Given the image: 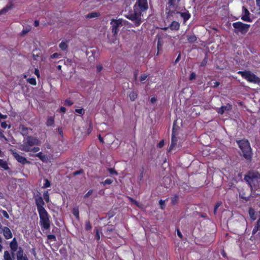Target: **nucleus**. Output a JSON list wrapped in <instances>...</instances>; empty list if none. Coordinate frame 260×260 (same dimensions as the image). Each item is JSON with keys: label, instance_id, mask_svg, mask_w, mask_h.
Wrapping results in <instances>:
<instances>
[{"label": "nucleus", "instance_id": "1", "mask_svg": "<svg viewBox=\"0 0 260 260\" xmlns=\"http://www.w3.org/2000/svg\"><path fill=\"white\" fill-rule=\"evenodd\" d=\"M35 200L40 217V224L44 230H49L50 227V216L44 207L45 204L43 199L41 196L38 195L35 197Z\"/></svg>", "mask_w": 260, "mask_h": 260}, {"label": "nucleus", "instance_id": "2", "mask_svg": "<svg viewBox=\"0 0 260 260\" xmlns=\"http://www.w3.org/2000/svg\"><path fill=\"white\" fill-rule=\"evenodd\" d=\"M40 145V141L39 139L29 136L24 138L23 143L20 146V149L26 152H32L36 153L39 151L40 149L39 147H35V146Z\"/></svg>", "mask_w": 260, "mask_h": 260}, {"label": "nucleus", "instance_id": "3", "mask_svg": "<svg viewBox=\"0 0 260 260\" xmlns=\"http://www.w3.org/2000/svg\"><path fill=\"white\" fill-rule=\"evenodd\" d=\"M244 179L251 190H256L260 188V174L258 172L249 171L245 175Z\"/></svg>", "mask_w": 260, "mask_h": 260}, {"label": "nucleus", "instance_id": "4", "mask_svg": "<svg viewBox=\"0 0 260 260\" xmlns=\"http://www.w3.org/2000/svg\"><path fill=\"white\" fill-rule=\"evenodd\" d=\"M242 152L243 156L247 160H251L252 153L250 143L247 140L243 139L236 141Z\"/></svg>", "mask_w": 260, "mask_h": 260}, {"label": "nucleus", "instance_id": "5", "mask_svg": "<svg viewBox=\"0 0 260 260\" xmlns=\"http://www.w3.org/2000/svg\"><path fill=\"white\" fill-rule=\"evenodd\" d=\"M142 12L139 10L138 9H134L133 10L129 11L125 15V17L128 19L134 22V25L135 27H138L140 25L142 21Z\"/></svg>", "mask_w": 260, "mask_h": 260}, {"label": "nucleus", "instance_id": "6", "mask_svg": "<svg viewBox=\"0 0 260 260\" xmlns=\"http://www.w3.org/2000/svg\"><path fill=\"white\" fill-rule=\"evenodd\" d=\"M237 74L240 75L243 79L246 80L249 82L253 83H260V78L256 76L250 71H238Z\"/></svg>", "mask_w": 260, "mask_h": 260}, {"label": "nucleus", "instance_id": "7", "mask_svg": "<svg viewBox=\"0 0 260 260\" xmlns=\"http://www.w3.org/2000/svg\"><path fill=\"white\" fill-rule=\"evenodd\" d=\"M232 25L234 28V32L235 34L241 33L242 35H245L250 27V24L243 23L240 21L234 22Z\"/></svg>", "mask_w": 260, "mask_h": 260}, {"label": "nucleus", "instance_id": "8", "mask_svg": "<svg viewBox=\"0 0 260 260\" xmlns=\"http://www.w3.org/2000/svg\"><path fill=\"white\" fill-rule=\"evenodd\" d=\"M110 24L111 25V30L114 36H117L119 31V28L123 25L122 20L121 19H114L111 20Z\"/></svg>", "mask_w": 260, "mask_h": 260}, {"label": "nucleus", "instance_id": "9", "mask_svg": "<svg viewBox=\"0 0 260 260\" xmlns=\"http://www.w3.org/2000/svg\"><path fill=\"white\" fill-rule=\"evenodd\" d=\"M133 8L138 9L142 12L146 11L148 9L147 0H137Z\"/></svg>", "mask_w": 260, "mask_h": 260}, {"label": "nucleus", "instance_id": "10", "mask_svg": "<svg viewBox=\"0 0 260 260\" xmlns=\"http://www.w3.org/2000/svg\"><path fill=\"white\" fill-rule=\"evenodd\" d=\"M12 154L14 157L20 163L22 164H25L29 162L25 157L20 155L16 151L12 150Z\"/></svg>", "mask_w": 260, "mask_h": 260}, {"label": "nucleus", "instance_id": "11", "mask_svg": "<svg viewBox=\"0 0 260 260\" xmlns=\"http://www.w3.org/2000/svg\"><path fill=\"white\" fill-rule=\"evenodd\" d=\"M17 260H28L26 254H24V251L21 247L18 248L16 253Z\"/></svg>", "mask_w": 260, "mask_h": 260}, {"label": "nucleus", "instance_id": "12", "mask_svg": "<svg viewBox=\"0 0 260 260\" xmlns=\"http://www.w3.org/2000/svg\"><path fill=\"white\" fill-rule=\"evenodd\" d=\"M168 28L172 30H178L180 28V23L177 21H173L168 27H165L164 29L167 30Z\"/></svg>", "mask_w": 260, "mask_h": 260}, {"label": "nucleus", "instance_id": "13", "mask_svg": "<svg viewBox=\"0 0 260 260\" xmlns=\"http://www.w3.org/2000/svg\"><path fill=\"white\" fill-rule=\"evenodd\" d=\"M30 129L26 126H25L24 125L20 124L19 127V130L21 134L23 136L27 137L28 136V134H29V130Z\"/></svg>", "mask_w": 260, "mask_h": 260}, {"label": "nucleus", "instance_id": "14", "mask_svg": "<svg viewBox=\"0 0 260 260\" xmlns=\"http://www.w3.org/2000/svg\"><path fill=\"white\" fill-rule=\"evenodd\" d=\"M232 108V105L230 104H227L225 106H221L217 112L219 114L222 115L225 111H230Z\"/></svg>", "mask_w": 260, "mask_h": 260}, {"label": "nucleus", "instance_id": "15", "mask_svg": "<svg viewBox=\"0 0 260 260\" xmlns=\"http://www.w3.org/2000/svg\"><path fill=\"white\" fill-rule=\"evenodd\" d=\"M3 235L6 239H9L12 238V234L10 229L5 226L3 229Z\"/></svg>", "mask_w": 260, "mask_h": 260}, {"label": "nucleus", "instance_id": "16", "mask_svg": "<svg viewBox=\"0 0 260 260\" xmlns=\"http://www.w3.org/2000/svg\"><path fill=\"white\" fill-rule=\"evenodd\" d=\"M10 247L12 252V254H14V252H15L18 248V243L15 238L11 242Z\"/></svg>", "mask_w": 260, "mask_h": 260}, {"label": "nucleus", "instance_id": "17", "mask_svg": "<svg viewBox=\"0 0 260 260\" xmlns=\"http://www.w3.org/2000/svg\"><path fill=\"white\" fill-rule=\"evenodd\" d=\"M250 13L247 9H245L244 14L241 17V19L246 22H252L251 19L249 17Z\"/></svg>", "mask_w": 260, "mask_h": 260}, {"label": "nucleus", "instance_id": "18", "mask_svg": "<svg viewBox=\"0 0 260 260\" xmlns=\"http://www.w3.org/2000/svg\"><path fill=\"white\" fill-rule=\"evenodd\" d=\"M164 186L165 187L169 188L171 187L173 184L170 177H165L163 178Z\"/></svg>", "mask_w": 260, "mask_h": 260}, {"label": "nucleus", "instance_id": "19", "mask_svg": "<svg viewBox=\"0 0 260 260\" xmlns=\"http://www.w3.org/2000/svg\"><path fill=\"white\" fill-rule=\"evenodd\" d=\"M176 13H179L180 14L181 17L183 19L184 22H185L186 21H187L191 17V15L188 12V11L186 12H176Z\"/></svg>", "mask_w": 260, "mask_h": 260}, {"label": "nucleus", "instance_id": "20", "mask_svg": "<svg viewBox=\"0 0 260 260\" xmlns=\"http://www.w3.org/2000/svg\"><path fill=\"white\" fill-rule=\"evenodd\" d=\"M0 168H2L5 170H8L10 169L6 160L3 159H0Z\"/></svg>", "mask_w": 260, "mask_h": 260}, {"label": "nucleus", "instance_id": "21", "mask_svg": "<svg viewBox=\"0 0 260 260\" xmlns=\"http://www.w3.org/2000/svg\"><path fill=\"white\" fill-rule=\"evenodd\" d=\"M259 230H260V217L257 220L256 225L254 226V227L253 229V230L252 231V235H255L257 232V231H259Z\"/></svg>", "mask_w": 260, "mask_h": 260}, {"label": "nucleus", "instance_id": "22", "mask_svg": "<svg viewBox=\"0 0 260 260\" xmlns=\"http://www.w3.org/2000/svg\"><path fill=\"white\" fill-rule=\"evenodd\" d=\"M177 142V138L176 137V134L175 133V128L174 126H173L172 129V139H171V144H174V145H176Z\"/></svg>", "mask_w": 260, "mask_h": 260}, {"label": "nucleus", "instance_id": "23", "mask_svg": "<svg viewBox=\"0 0 260 260\" xmlns=\"http://www.w3.org/2000/svg\"><path fill=\"white\" fill-rule=\"evenodd\" d=\"M14 258L13 254L12 255L8 251H5L4 253V260H13Z\"/></svg>", "mask_w": 260, "mask_h": 260}, {"label": "nucleus", "instance_id": "24", "mask_svg": "<svg viewBox=\"0 0 260 260\" xmlns=\"http://www.w3.org/2000/svg\"><path fill=\"white\" fill-rule=\"evenodd\" d=\"M249 215L250 217V218L252 220H255L256 218V215H255V212L254 210L252 208L250 207L248 211Z\"/></svg>", "mask_w": 260, "mask_h": 260}, {"label": "nucleus", "instance_id": "25", "mask_svg": "<svg viewBox=\"0 0 260 260\" xmlns=\"http://www.w3.org/2000/svg\"><path fill=\"white\" fill-rule=\"evenodd\" d=\"M36 156L38 157L40 160L43 162H46L47 159V156L43 154L42 152H39L36 154Z\"/></svg>", "mask_w": 260, "mask_h": 260}, {"label": "nucleus", "instance_id": "26", "mask_svg": "<svg viewBox=\"0 0 260 260\" xmlns=\"http://www.w3.org/2000/svg\"><path fill=\"white\" fill-rule=\"evenodd\" d=\"M54 124V118L53 116L48 117L46 124L47 126H51Z\"/></svg>", "mask_w": 260, "mask_h": 260}, {"label": "nucleus", "instance_id": "27", "mask_svg": "<svg viewBox=\"0 0 260 260\" xmlns=\"http://www.w3.org/2000/svg\"><path fill=\"white\" fill-rule=\"evenodd\" d=\"M100 16V13L99 12H91L89 14H88L86 16V17L87 18H95V17H98Z\"/></svg>", "mask_w": 260, "mask_h": 260}, {"label": "nucleus", "instance_id": "28", "mask_svg": "<svg viewBox=\"0 0 260 260\" xmlns=\"http://www.w3.org/2000/svg\"><path fill=\"white\" fill-rule=\"evenodd\" d=\"M129 97L132 101H134L138 97V94L136 91H132L129 94Z\"/></svg>", "mask_w": 260, "mask_h": 260}, {"label": "nucleus", "instance_id": "29", "mask_svg": "<svg viewBox=\"0 0 260 260\" xmlns=\"http://www.w3.org/2000/svg\"><path fill=\"white\" fill-rule=\"evenodd\" d=\"M187 40L189 43H192L197 40V38L194 35L187 36Z\"/></svg>", "mask_w": 260, "mask_h": 260}, {"label": "nucleus", "instance_id": "30", "mask_svg": "<svg viewBox=\"0 0 260 260\" xmlns=\"http://www.w3.org/2000/svg\"><path fill=\"white\" fill-rule=\"evenodd\" d=\"M171 204L172 205H175L177 204L179 201V196L177 194H175L171 198Z\"/></svg>", "mask_w": 260, "mask_h": 260}, {"label": "nucleus", "instance_id": "31", "mask_svg": "<svg viewBox=\"0 0 260 260\" xmlns=\"http://www.w3.org/2000/svg\"><path fill=\"white\" fill-rule=\"evenodd\" d=\"M169 8L168 9L167 8V17H172L176 13V10L174 9V10H171V7H170L169 6Z\"/></svg>", "mask_w": 260, "mask_h": 260}, {"label": "nucleus", "instance_id": "32", "mask_svg": "<svg viewBox=\"0 0 260 260\" xmlns=\"http://www.w3.org/2000/svg\"><path fill=\"white\" fill-rule=\"evenodd\" d=\"M91 229L92 225L90 221L89 220H86L85 223V230L86 231H90Z\"/></svg>", "mask_w": 260, "mask_h": 260}, {"label": "nucleus", "instance_id": "33", "mask_svg": "<svg viewBox=\"0 0 260 260\" xmlns=\"http://www.w3.org/2000/svg\"><path fill=\"white\" fill-rule=\"evenodd\" d=\"M73 214L76 217L77 219H79V212L78 207H74L72 211Z\"/></svg>", "mask_w": 260, "mask_h": 260}, {"label": "nucleus", "instance_id": "34", "mask_svg": "<svg viewBox=\"0 0 260 260\" xmlns=\"http://www.w3.org/2000/svg\"><path fill=\"white\" fill-rule=\"evenodd\" d=\"M59 48L63 51L66 50L68 48V44L67 42L62 41L59 45Z\"/></svg>", "mask_w": 260, "mask_h": 260}, {"label": "nucleus", "instance_id": "35", "mask_svg": "<svg viewBox=\"0 0 260 260\" xmlns=\"http://www.w3.org/2000/svg\"><path fill=\"white\" fill-rule=\"evenodd\" d=\"M43 198L45 201L47 203H49L50 201L49 193L48 190H46L43 193Z\"/></svg>", "mask_w": 260, "mask_h": 260}, {"label": "nucleus", "instance_id": "36", "mask_svg": "<svg viewBox=\"0 0 260 260\" xmlns=\"http://www.w3.org/2000/svg\"><path fill=\"white\" fill-rule=\"evenodd\" d=\"M44 181L45 182L42 186L43 188H46L51 186V182L48 179L45 178L44 179Z\"/></svg>", "mask_w": 260, "mask_h": 260}, {"label": "nucleus", "instance_id": "37", "mask_svg": "<svg viewBox=\"0 0 260 260\" xmlns=\"http://www.w3.org/2000/svg\"><path fill=\"white\" fill-rule=\"evenodd\" d=\"M27 81L29 83H30V84H31L32 85H36L37 84L36 78L34 77L31 78H28L27 79Z\"/></svg>", "mask_w": 260, "mask_h": 260}, {"label": "nucleus", "instance_id": "38", "mask_svg": "<svg viewBox=\"0 0 260 260\" xmlns=\"http://www.w3.org/2000/svg\"><path fill=\"white\" fill-rule=\"evenodd\" d=\"M113 180L111 179H107L104 181H102L101 182V184H102L103 185L105 186L107 184H111L113 183Z\"/></svg>", "mask_w": 260, "mask_h": 260}, {"label": "nucleus", "instance_id": "39", "mask_svg": "<svg viewBox=\"0 0 260 260\" xmlns=\"http://www.w3.org/2000/svg\"><path fill=\"white\" fill-rule=\"evenodd\" d=\"M168 200V199H167L166 200H160L159 201V204L160 205V208L161 209H164L165 208V202L167 201Z\"/></svg>", "mask_w": 260, "mask_h": 260}, {"label": "nucleus", "instance_id": "40", "mask_svg": "<svg viewBox=\"0 0 260 260\" xmlns=\"http://www.w3.org/2000/svg\"><path fill=\"white\" fill-rule=\"evenodd\" d=\"M64 104L67 106H71L73 104V102L70 99H67L64 101Z\"/></svg>", "mask_w": 260, "mask_h": 260}, {"label": "nucleus", "instance_id": "41", "mask_svg": "<svg viewBox=\"0 0 260 260\" xmlns=\"http://www.w3.org/2000/svg\"><path fill=\"white\" fill-rule=\"evenodd\" d=\"M108 171L111 175H115L116 176L118 175V173L114 168H108Z\"/></svg>", "mask_w": 260, "mask_h": 260}, {"label": "nucleus", "instance_id": "42", "mask_svg": "<svg viewBox=\"0 0 260 260\" xmlns=\"http://www.w3.org/2000/svg\"><path fill=\"white\" fill-rule=\"evenodd\" d=\"M207 62H208V56L207 55H206L204 58L203 59V60H202V61L201 62V64L200 66L201 67H204L205 66L207 63Z\"/></svg>", "mask_w": 260, "mask_h": 260}, {"label": "nucleus", "instance_id": "43", "mask_svg": "<svg viewBox=\"0 0 260 260\" xmlns=\"http://www.w3.org/2000/svg\"><path fill=\"white\" fill-rule=\"evenodd\" d=\"M75 111V112H76L81 115H83L85 114V110L83 108L76 109Z\"/></svg>", "mask_w": 260, "mask_h": 260}, {"label": "nucleus", "instance_id": "44", "mask_svg": "<svg viewBox=\"0 0 260 260\" xmlns=\"http://www.w3.org/2000/svg\"><path fill=\"white\" fill-rule=\"evenodd\" d=\"M61 56V54L58 53H54L50 56V58L54 59L57 58H60Z\"/></svg>", "mask_w": 260, "mask_h": 260}, {"label": "nucleus", "instance_id": "45", "mask_svg": "<svg viewBox=\"0 0 260 260\" xmlns=\"http://www.w3.org/2000/svg\"><path fill=\"white\" fill-rule=\"evenodd\" d=\"M47 239L53 241H56V236L54 235H47Z\"/></svg>", "mask_w": 260, "mask_h": 260}, {"label": "nucleus", "instance_id": "46", "mask_svg": "<svg viewBox=\"0 0 260 260\" xmlns=\"http://www.w3.org/2000/svg\"><path fill=\"white\" fill-rule=\"evenodd\" d=\"M239 196L241 199L245 200L246 201L249 200V196H246L244 194H242L241 192H239Z\"/></svg>", "mask_w": 260, "mask_h": 260}, {"label": "nucleus", "instance_id": "47", "mask_svg": "<svg viewBox=\"0 0 260 260\" xmlns=\"http://www.w3.org/2000/svg\"><path fill=\"white\" fill-rule=\"evenodd\" d=\"M10 9V7H8V6L3 8L2 10H1L0 11V15L6 13L8 11V10Z\"/></svg>", "mask_w": 260, "mask_h": 260}, {"label": "nucleus", "instance_id": "48", "mask_svg": "<svg viewBox=\"0 0 260 260\" xmlns=\"http://www.w3.org/2000/svg\"><path fill=\"white\" fill-rule=\"evenodd\" d=\"M92 131V123L91 122H89L88 127L87 129V134L89 135L90 134Z\"/></svg>", "mask_w": 260, "mask_h": 260}, {"label": "nucleus", "instance_id": "49", "mask_svg": "<svg viewBox=\"0 0 260 260\" xmlns=\"http://www.w3.org/2000/svg\"><path fill=\"white\" fill-rule=\"evenodd\" d=\"M196 74L194 72H192L189 77V80L192 81L196 79Z\"/></svg>", "mask_w": 260, "mask_h": 260}, {"label": "nucleus", "instance_id": "50", "mask_svg": "<svg viewBox=\"0 0 260 260\" xmlns=\"http://www.w3.org/2000/svg\"><path fill=\"white\" fill-rule=\"evenodd\" d=\"M168 4L170 7H174L175 6V0H168Z\"/></svg>", "mask_w": 260, "mask_h": 260}, {"label": "nucleus", "instance_id": "51", "mask_svg": "<svg viewBox=\"0 0 260 260\" xmlns=\"http://www.w3.org/2000/svg\"><path fill=\"white\" fill-rule=\"evenodd\" d=\"M1 127L3 128H6L7 126H8L9 128H10L11 125H8L6 121H3L1 123Z\"/></svg>", "mask_w": 260, "mask_h": 260}, {"label": "nucleus", "instance_id": "52", "mask_svg": "<svg viewBox=\"0 0 260 260\" xmlns=\"http://www.w3.org/2000/svg\"><path fill=\"white\" fill-rule=\"evenodd\" d=\"M164 145H165L164 140H162L160 141H159V142L158 143L157 147L159 148H161L164 147Z\"/></svg>", "mask_w": 260, "mask_h": 260}, {"label": "nucleus", "instance_id": "53", "mask_svg": "<svg viewBox=\"0 0 260 260\" xmlns=\"http://www.w3.org/2000/svg\"><path fill=\"white\" fill-rule=\"evenodd\" d=\"M95 238L98 241H100V238H100V235L99 231L98 229L96 230V233H95Z\"/></svg>", "mask_w": 260, "mask_h": 260}, {"label": "nucleus", "instance_id": "54", "mask_svg": "<svg viewBox=\"0 0 260 260\" xmlns=\"http://www.w3.org/2000/svg\"><path fill=\"white\" fill-rule=\"evenodd\" d=\"M93 192L92 189H90L88 190V191L84 195V198H88Z\"/></svg>", "mask_w": 260, "mask_h": 260}, {"label": "nucleus", "instance_id": "55", "mask_svg": "<svg viewBox=\"0 0 260 260\" xmlns=\"http://www.w3.org/2000/svg\"><path fill=\"white\" fill-rule=\"evenodd\" d=\"M128 199L131 203H134L137 206H139L138 202L137 201H136L135 200H134L133 198H132L131 197H128Z\"/></svg>", "mask_w": 260, "mask_h": 260}, {"label": "nucleus", "instance_id": "56", "mask_svg": "<svg viewBox=\"0 0 260 260\" xmlns=\"http://www.w3.org/2000/svg\"><path fill=\"white\" fill-rule=\"evenodd\" d=\"M147 78V75H146L145 74H143L140 76V80L141 81H143L145 80Z\"/></svg>", "mask_w": 260, "mask_h": 260}, {"label": "nucleus", "instance_id": "57", "mask_svg": "<svg viewBox=\"0 0 260 260\" xmlns=\"http://www.w3.org/2000/svg\"><path fill=\"white\" fill-rule=\"evenodd\" d=\"M220 205H221V202H218L215 205V206H214V211L215 214L216 213L217 209L219 208V207L220 206Z\"/></svg>", "mask_w": 260, "mask_h": 260}, {"label": "nucleus", "instance_id": "58", "mask_svg": "<svg viewBox=\"0 0 260 260\" xmlns=\"http://www.w3.org/2000/svg\"><path fill=\"white\" fill-rule=\"evenodd\" d=\"M162 44L161 43V42L160 40L159 39L157 42V47L158 49V52L160 49H161Z\"/></svg>", "mask_w": 260, "mask_h": 260}, {"label": "nucleus", "instance_id": "59", "mask_svg": "<svg viewBox=\"0 0 260 260\" xmlns=\"http://www.w3.org/2000/svg\"><path fill=\"white\" fill-rule=\"evenodd\" d=\"M102 70H103V66L102 64H100L96 66L97 72H100Z\"/></svg>", "mask_w": 260, "mask_h": 260}, {"label": "nucleus", "instance_id": "60", "mask_svg": "<svg viewBox=\"0 0 260 260\" xmlns=\"http://www.w3.org/2000/svg\"><path fill=\"white\" fill-rule=\"evenodd\" d=\"M59 112L64 114L66 112V108L64 107H61L59 109Z\"/></svg>", "mask_w": 260, "mask_h": 260}, {"label": "nucleus", "instance_id": "61", "mask_svg": "<svg viewBox=\"0 0 260 260\" xmlns=\"http://www.w3.org/2000/svg\"><path fill=\"white\" fill-rule=\"evenodd\" d=\"M220 84V82H218V81H216L215 82L213 83V85H212V86L214 88H216Z\"/></svg>", "mask_w": 260, "mask_h": 260}, {"label": "nucleus", "instance_id": "62", "mask_svg": "<svg viewBox=\"0 0 260 260\" xmlns=\"http://www.w3.org/2000/svg\"><path fill=\"white\" fill-rule=\"evenodd\" d=\"M83 172V170L81 169L80 170L77 171L74 173V175H78L82 174Z\"/></svg>", "mask_w": 260, "mask_h": 260}, {"label": "nucleus", "instance_id": "63", "mask_svg": "<svg viewBox=\"0 0 260 260\" xmlns=\"http://www.w3.org/2000/svg\"><path fill=\"white\" fill-rule=\"evenodd\" d=\"M35 74L37 76V77H38V78L40 77V73H39V71L38 69H35Z\"/></svg>", "mask_w": 260, "mask_h": 260}, {"label": "nucleus", "instance_id": "64", "mask_svg": "<svg viewBox=\"0 0 260 260\" xmlns=\"http://www.w3.org/2000/svg\"><path fill=\"white\" fill-rule=\"evenodd\" d=\"M3 215L5 217H6V218H9V216L8 213L6 211L4 210L3 211Z\"/></svg>", "mask_w": 260, "mask_h": 260}]
</instances>
